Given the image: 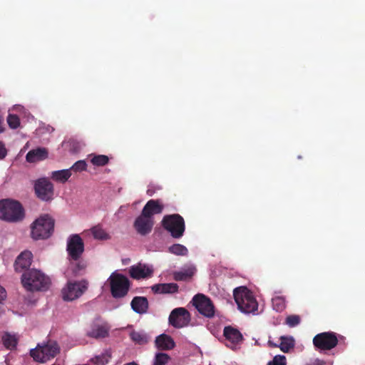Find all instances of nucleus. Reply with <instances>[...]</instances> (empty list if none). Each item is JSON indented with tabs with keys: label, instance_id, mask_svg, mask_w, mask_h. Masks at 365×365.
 <instances>
[{
	"label": "nucleus",
	"instance_id": "nucleus-25",
	"mask_svg": "<svg viewBox=\"0 0 365 365\" xmlns=\"http://www.w3.org/2000/svg\"><path fill=\"white\" fill-rule=\"evenodd\" d=\"M91 232L96 240H107L110 239V235L100 225L93 227L91 229Z\"/></svg>",
	"mask_w": 365,
	"mask_h": 365
},
{
	"label": "nucleus",
	"instance_id": "nucleus-41",
	"mask_svg": "<svg viewBox=\"0 0 365 365\" xmlns=\"http://www.w3.org/2000/svg\"><path fill=\"white\" fill-rule=\"evenodd\" d=\"M6 298V289L0 285V302L4 301Z\"/></svg>",
	"mask_w": 365,
	"mask_h": 365
},
{
	"label": "nucleus",
	"instance_id": "nucleus-31",
	"mask_svg": "<svg viewBox=\"0 0 365 365\" xmlns=\"http://www.w3.org/2000/svg\"><path fill=\"white\" fill-rule=\"evenodd\" d=\"M130 336L131 339L138 344H144L148 341L147 336L143 332L133 331Z\"/></svg>",
	"mask_w": 365,
	"mask_h": 365
},
{
	"label": "nucleus",
	"instance_id": "nucleus-45",
	"mask_svg": "<svg viewBox=\"0 0 365 365\" xmlns=\"http://www.w3.org/2000/svg\"><path fill=\"white\" fill-rule=\"evenodd\" d=\"M125 365H138V364H135V362H131V363L126 364Z\"/></svg>",
	"mask_w": 365,
	"mask_h": 365
},
{
	"label": "nucleus",
	"instance_id": "nucleus-6",
	"mask_svg": "<svg viewBox=\"0 0 365 365\" xmlns=\"http://www.w3.org/2000/svg\"><path fill=\"white\" fill-rule=\"evenodd\" d=\"M161 225L173 238H180L185 232V221L179 214L165 215L161 221Z\"/></svg>",
	"mask_w": 365,
	"mask_h": 365
},
{
	"label": "nucleus",
	"instance_id": "nucleus-15",
	"mask_svg": "<svg viewBox=\"0 0 365 365\" xmlns=\"http://www.w3.org/2000/svg\"><path fill=\"white\" fill-rule=\"evenodd\" d=\"M223 335L226 340V346L232 349L237 347L243 341V336L236 328L231 326H227L224 328Z\"/></svg>",
	"mask_w": 365,
	"mask_h": 365
},
{
	"label": "nucleus",
	"instance_id": "nucleus-42",
	"mask_svg": "<svg viewBox=\"0 0 365 365\" xmlns=\"http://www.w3.org/2000/svg\"><path fill=\"white\" fill-rule=\"evenodd\" d=\"M4 130V118L0 115V133H3Z\"/></svg>",
	"mask_w": 365,
	"mask_h": 365
},
{
	"label": "nucleus",
	"instance_id": "nucleus-33",
	"mask_svg": "<svg viewBox=\"0 0 365 365\" xmlns=\"http://www.w3.org/2000/svg\"><path fill=\"white\" fill-rule=\"evenodd\" d=\"M91 162L96 166H104L108 163L109 158L105 155H96L91 158Z\"/></svg>",
	"mask_w": 365,
	"mask_h": 365
},
{
	"label": "nucleus",
	"instance_id": "nucleus-8",
	"mask_svg": "<svg viewBox=\"0 0 365 365\" xmlns=\"http://www.w3.org/2000/svg\"><path fill=\"white\" fill-rule=\"evenodd\" d=\"M337 335L333 331H325L317 334L313 338V344L316 349L320 351H329L338 344Z\"/></svg>",
	"mask_w": 365,
	"mask_h": 365
},
{
	"label": "nucleus",
	"instance_id": "nucleus-27",
	"mask_svg": "<svg viewBox=\"0 0 365 365\" xmlns=\"http://www.w3.org/2000/svg\"><path fill=\"white\" fill-rule=\"evenodd\" d=\"M279 347L284 353L289 352L294 346V340L292 336H282L280 337Z\"/></svg>",
	"mask_w": 365,
	"mask_h": 365
},
{
	"label": "nucleus",
	"instance_id": "nucleus-2",
	"mask_svg": "<svg viewBox=\"0 0 365 365\" xmlns=\"http://www.w3.org/2000/svg\"><path fill=\"white\" fill-rule=\"evenodd\" d=\"M54 220L48 214L41 215L31 225V236L34 240L50 237L54 230Z\"/></svg>",
	"mask_w": 365,
	"mask_h": 365
},
{
	"label": "nucleus",
	"instance_id": "nucleus-17",
	"mask_svg": "<svg viewBox=\"0 0 365 365\" xmlns=\"http://www.w3.org/2000/svg\"><path fill=\"white\" fill-rule=\"evenodd\" d=\"M33 255L30 251L25 250L22 252L16 258L14 263V269L16 272H21L28 269L32 262Z\"/></svg>",
	"mask_w": 365,
	"mask_h": 365
},
{
	"label": "nucleus",
	"instance_id": "nucleus-13",
	"mask_svg": "<svg viewBox=\"0 0 365 365\" xmlns=\"http://www.w3.org/2000/svg\"><path fill=\"white\" fill-rule=\"evenodd\" d=\"M87 286L84 282H68L67 287L63 289L64 300L72 301L83 294Z\"/></svg>",
	"mask_w": 365,
	"mask_h": 365
},
{
	"label": "nucleus",
	"instance_id": "nucleus-43",
	"mask_svg": "<svg viewBox=\"0 0 365 365\" xmlns=\"http://www.w3.org/2000/svg\"><path fill=\"white\" fill-rule=\"evenodd\" d=\"M307 365H324V361L320 359H316L314 362L308 364Z\"/></svg>",
	"mask_w": 365,
	"mask_h": 365
},
{
	"label": "nucleus",
	"instance_id": "nucleus-29",
	"mask_svg": "<svg viewBox=\"0 0 365 365\" xmlns=\"http://www.w3.org/2000/svg\"><path fill=\"white\" fill-rule=\"evenodd\" d=\"M272 307L277 312H282L286 307V301L284 297L277 296L272 299Z\"/></svg>",
	"mask_w": 365,
	"mask_h": 365
},
{
	"label": "nucleus",
	"instance_id": "nucleus-30",
	"mask_svg": "<svg viewBox=\"0 0 365 365\" xmlns=\"http://www.w3.org/2000/svg\"><path fill=\"white\" fill-rule=\"evenodd\" d=\"M170 252L176 255L185 256L188 253L187 249L182 245L175 244L169 247Z\"/></svg>",
	"mask_w": 365,
	"mask_h": 365
},
{
	"label": "nucleus",
	"instance_id": "nucleus-20",
	"mask_svg": "<svg viewBox=\"0 0 365 365\" xmlns=\"http://www.w3.org/2000/svg\"><path fill=\"white\" fill-rule=\"evenodd\" d=\"M130 306L135 313L143 314L148 312L149 303L145 297H135L130 302Z\"/></svg>",
	"mask_w": 365,
	"mask_h": 365
},
{
	"label": "nucleus",
	"instance_id": "nucleus-34",
	"mask_svg": "<svg viewBox=\"0 0 365 365\" xmlns=\"http://www.w3.org/2000/svg\"><path fill=\"white\" fill-rule=\"evenodd\" d=\"M6 121L11 129H16L20 125V119L16 114H9Z\"/></svg>",
	"mask_w": 365,
	"mask_h": 365
},
{
	"label": "nucleus",
	"instance_id": "nucleus-26",
	"mask_svg": "<svg viewBox=\"0 0 365 365\" xmlns=\"http://www.w3.org/2000/svg\"><path fill=\"white\" fill-rule=\"evenodd\" d=\"M71 175V172L69 169L53 171L51 173V178L61 183L66 182Z\"/></svg>",
	"mask_w": 365,
	"mask_h": 365
},
{
	"label": "nucleus",
	"instance_id": "nucleus-1",
	"mask_svg": "<svg viewBox=\"0 0 365 365\" xmlns=\"http://www.w3.org/2000/svg\"><path fill=\"white\" fill-rule=\"evenodd\" d=\"M24 287L30 292L46 291L50 286L48 277L38 269H31L24 272L21 277Z\"/></svg>",
	"mask_w": 365,
	"mask_h": 365
},
{
	"label": "nucleus",
	"instance_id": "nucleus-19",
	"mask_svg": "<svg viewBox=\"0 0 365 365\" xmlns=\"http://www.w3.org/2000/svg\"><path fill=\"white\" fill-rule=\"evenodd\" d=\"M110 327L104 324H95L91 326L89 331H87V336L94 339H103L108 336Z\"/></svg>",
	"mask_w": 365,
	"mask_h": 365
},
{
	"label": "nucleus",
	"instance_id": "nucleus-38",
	"mask_svg": "<svg viewBox=\"0 0 365 365\" xmlns=\"http://www.w3.org/2000/svg\"><path fill=\"white\" fill-rule=\"evenodd\" d=\"M110 356L108 354H102L101 356H97L95 358L94 363L97 365H104L108 363Z\"/></svg>",
	"mask_w": 365,
	"mask_h": 365
},
{
	"label": "nucleus",
	"instance_id": "nucleus-4",
	"mask_svg": "<svg viewBox=\"0 0 365 365\" xmlns=\"http://www.w3.org/2000/svg\"><path fill=\"white\" fill-rule=\"evenodd\" d=\"M60 350L56 341L48 340L46 343L38 344L36 348L31 349L30 356L35 361L44 363L57 356Z\"/></svg>",
	"mask_w": 365,
	"mask_h": 365
},
{
	"label": "nucleus",
	"instance_id": "nucleus-24",
	"mask_svg": "<svg viewBox=\"0 0 365 365\" xmlns=\"http://www.w3.org/2000/svg\"><path fill=\"white\" fill-rule=\"evenodd\" d=\"M1 340L4 346L7 349L12 350L16 347L18 338L14 334L9 332H4L1 336Z\"/></svg>",
	"mask_w": 365,
	"mask_h": 365
},
{
	"label": "nucleus",
	"instance_id": "nucleus-22",
	"mask_svg": "<svg viewBox=\"0 0 365 365\" xmlns=\"http://www.w3.org/2000/svg\"><path fill=\"white\" fill-rule=\"evenodd\" d=\"M155 345L159 349L170 350L175 347V341L171 336L163 334L156 338Z\"/></svg>",
	"mask_w": 365,
	"mask_h": 365
},
{
	"label": "nucleus",
	"instance_id": "nucleus-10",
	"mask_svg": "<svg viewBox=\"0 0 365 365\" xmlns=\"http://www.w3.org/2000/svg\"><path fill=\"white\" fill-rule=\"evenodd\" d=\"M66 250L72 260L78 261L84 252V243L77 234L71 235L67 241Z\"/></svg>",
	"mask_w": 365,
	"mask_h": 365
},
{
	"label": "nucleus",
	"instance_id": "nucleus-23",
	"mask_svg": "<svg viewBox=\"0 0 365 365\" xmlns=\"http://www.w3.org/2000/svg\"><path fill=\"white\" fill-rule=\"evenodd\" d=\"M152 291L158 294H173L178 292V285L175 283L158 284L152 287Z\"/></svg>",
	"mask_w": 365,
	"mask_h": 365
},
{
	"label": "nucleus",
	"instance_id": "nucleus-37",
	"mask_svg": "<svg viewBox=\"0 0 365 365\" xmlns=\"http://www.w3.org/2000/svg\"><path fill=\"white\" fill-rule=\"evenodd\" d=\"M285 322L289 327H294L300 323V317L298 315H289L286 318Z\"/></svg>",
	"mask_w": 365,
	"mask_h": 365
},
{
	"label": "nucleus",
	"instance_id": "nucleus-12",
	"mask_svg": "<svg viewBox=\"0 0 365 365\" xmlns=\"http://www.w3.org/2000/svg\"><path fill=\"white\" fill-rule=\"evenodd\" d=\"M36 194L38 198L44 201H48L53 198V185L47 179L38 180L34 185Z\"/></svg>",
	"mask_w": 365,
	"mask_h": 365
},
{
	"label": "nucleus",
	"instance_id": "nucleus-14",
	"mask_svg": "<svg viewBox=\"0 0 365 365\" xmlns=\"http://www.w3.org/2000/svg\"><path fill=\"white\" fill-rule=\"evenodd\" d=\"M154 225V220L153 217H149L148 216L141 214L135 219L133 227L135 229L136 232L142 235L145 236L149 234L153 229Z\"/></svg>",
	"mask_w": 365,
	"mask_h": 365
},
{
	"label": "nucleus",
	"instance_id": "nucleus-39",
	"mask_svg": "<svg viewBox=\"0 0 365 365\" xmlns=\"http://www.w3.org/2000/svg\"><path fill=\"white\" fill-rule=\"evenodd\" d=\"M86 267V264L83 261H79L76 263L73 272L75 274H79V272L83 269H85Z\"/></svg>",
	"mask_w": 365,
	"mask_h": 365
},
{
	"label": "nucleus",
	"instance_id": "nucleus-18",
	"mask_svg": "<svg viewBox=\"0 0 365 365\" xmlns=\"http://www.w3.org/2000/svg\"><path fill=\"white\" fill-rule=\"evenodd\" d=\"M163 208V205L158 200H150L145 205L141 212L149 217H153L154 215L162 213Z\"/></svg>",
	"mask_w": 365,
	"mask_h": 365
},
{
	"label": "nucleus",
	"instance_id": "nucleus-28",
	"mask_svg": "<svg viewBox=\"0 0 365 365\" xmlns=\"http://www.w3.org/2000/svg\"><path fill=\"white\" fill-rule=\"evenodd\" d=\"M194 274V272L191 269H188L184 271L174 272L173 277L176 281H186L190 279Z\"/></svg>",
	"mask_w": 365,
	"mask_h": 365
},
{
	"label": "nucleus",
	"instance_id": "nucleus-36",
	"mask_svg": "<svg viewBox=\"0 0 365 365\" xmlns=\"http://www.w3.org/2000/svg\"><path fill=\"white\" fill-rule=\"evenodd\" d=\"M87 168V164L85 160H78L76 162L72 167L69 169L70 171L72 170L75 172H81L86 170Z\"/></svg>",
	"mask_w": 365,
	"mask_h": 365
},
{
	"label": "nucleus",
	"instance_id": "nucleus-21",
	"mask_svg": "<svg viewBox=\"0 0 365 365\" xmlns=\"http://www.w3.org/2000/svg\"><path fill=\"white\" fill-rule=\"evenodd\" d=\"M48 158V150L45 148H37L28 152L26 159L29 163H36Z\"/></svg>",
	"mask_w": 365,
	"mask_h": 365
},
{
	"label": "nucleus",
	"instance_id": "nucleus-35",
	"mask_svg": "<svg viewBox=\"0 0 365 365\" xmlns=\"http://www.w3.org/2000/svg\"><path fill=\"white\" fill-rule=\"evenodd\" d=\"M267 365H287V359L284 355H277Z\"/></svg>",
	"mask_w": 365,
	"mask_h": 365
},
{
	"label": "nucleus",
	"instance_id": "nucleus-40",
	"mask_svg": "<svg viewBox=\"0 0 365 365\" xmlns=\"http://www.w3.org/2000/svg\"><path fill=\"white\" fill-rule=\"evenodd\" d=\"M6 154L7 150L4 145L3 144V143L0 141V160L4 159L6 157Z\"/></svg>",
	"mask_w": 365,
	"mask_h": 365
},
{
	"label": "nucleus",
	"instance_id": "nucleus-11",
	"mask_svg": "<svg viewBox=\"0 0 365 365\" xmlns=\"http://www.w3.org/2000/svg\"><path fill=\"white\" fill-rule=\"evenodd\" d=\"M190 319V312L184 307L174 309L170 312L168 319L170 324L177 329L187 326Z\"/></svg>",
	"mask_w": 365,
	"mask_h": 365
},
{
	"label": "nucleus",
	"instance_id": "nucleus-16",
	"mask_svg": "<svg viewBox=\"0 0 365 365\" xmlns=\"http://www.w3.org/2000/svg\"><path fill=\"white\" fill-rule=\"evenodd\" d=\"M153 270L151 267L145 264L138 263L133 265L129 269L130 276L135 279H144L150 277Z\"/></svg>",
	"mask_w": 365,
	"mask_h": 365
},
{
	"label": "nucleus",
	"instance_id": "nucleus-5",
	"mask_svg": "<svg viewBox=\"0 0 365 365\" xmlns=\"http://www.w3.org/2000/svg\"><path fill=\"white\" fill-rule=\"evenodd\" d=\"M24 217V208L18 201L9 199L0 200V219L7 222H18Z\"/></svg>",
	"mask_w": 365,
	"mask_h": 365
},
{
	"label": "nucleus",
	"instance_id": "nucleus-9",
	"mask_svg": "<svg viewBox=\"0 0 365 365\" xmlns=\"http://www.w3.org/2000/svg\"><path fill=\"white\" fill-rule=\"evenodd\" d=\"M192 304L203 316L210 318L215 314V307L211 299L203 294H197L192 298Z\"/></svg>",
	"mask_w": 365,
	"mask_h": 365
},
{
	"label": "nucleus",
	"instance_id": "nucleus-32",
	"mask_svg": "<svg viewBox=\"0 0 365 365\" xmlns=\"http://www.w3.org/2000/svg\"><path fill=\"white\" fill-rule=\"evenodd\" d=\"M170 360V357L165 353H157L155 356L153 365H165Z\"/></svg>",
	"mask_w": 365,
	"mask_h": 365
},
{
	"label": "nucleus",
	"instance_id": "nucleus-3",
	"mask_svg": "<svg viewBox=\"0 0 365 365\" xmlns=\"http://www.w3.org/2000/svg\"><path fill=\"white\" fill-rule=\"evenodd\" d=\"M235 301L238 309L244 313H255L257 311L258 303L252 292L246 287H237L233 291Z\"/></svg>",
	"mask_w": 365,
	"mask_h": 365
},
{
	"label": "nucleus",
	"instance_id": "nucleus-7",
	"mask_svg": "<svg viewBox=\"0 0 365 365\" xmlns=\"http://www.w3.org/2000/svg\"><path fill=\"white\" fill-rule=\"evenodd\" d=\"M110 293L114 298H123L128 294L130 282L127 277L113 272L108 278Z\"/></svg>",
	"mask_w": 365,
	"mask_h": 365
},
{
	"label": "nucleus",
	"instance_id": "nucleus-44",
	"mask_svg": "<svg viewBox=\"0 0 365 365\" xmlns=\"http://www.w3.org/2000/svg\"><path fill=\"white\" fill-rule=\"evenodd\" d=\"M268 344H269V346L270 347H279V345H278V344H277L274 343L273 341H270V340H269V341H268Z\"/></svg>",
	"mask_w": 365,
	"mask_h": 365
}]
</instances>
